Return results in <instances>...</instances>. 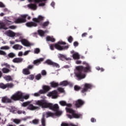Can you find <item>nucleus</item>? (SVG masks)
<instances>
[{
	"label": "nucleus",
	"instance_id": "f257e3e1",
	"mask_svg": "<svg viewBox=\"0 0 126 126\" xmlns=\"http://www.w3.org/2000/svg\"><path fill=\"white\" fill-rule=\"evenodd\" d=\"M83 64H85L86 67L83 66H77L76 67L75 71V75L78 79V80H81L86 77V75L84 72H91V66L86 63V62H83Z\"/></svg>",
	"mask_w": 126,
	"mask_h": 126
},
{
	"label": "nucleus",
	"instance_id": "f03ea898",
	"mask_svg": "<svg viewBox=\"0 0 126 126\" xmlns=\"http://www.w3.org/2000/svg\"><path fill=\"white\" fill-rule=\"evenodd\" d=\"M36 105L41 107L42 108L50 109V110H52L56 112V111H59L60 110V107L59 105L55 104H53V103H48L47 101L44 99H41L40 100H37L35 101Z\"/></svg>",
	"mask_w": 126,
	"mask_h": 126
},
{
	"label": "nucleus",
	"instance_id": "7ed1b4c3",
	"mask_svg": "<svg viewBox=\"0 0 126 126\" xmlns=\"http://www.w3.org/2000/svg\"><path fill=\"white\" fill-rule=\"evenodd\" d=\"M66 43L63 41H59L57 43L50 44V48L52 51L55 50L54 48L58 50V51H63V50L67 49L68 45L62 46L60 45H66Z\"/></svg>",
	"mask_w": 126,
	"mask_h": 126
},
{
	"label": "nucleus",
	"instance_id": "20e7f679",
	"mask_svg": "<svg viewBox=\"0 0 126 126\" xmlns=\"http://www.w3.org/2000/svg\"><path fill=\"white\" fill-rule=\"evenodd\" d=\"M44 20V17L39 15L37 18H33L32 19L33 22H29L26 24L27 27H37V23H40L41 21Z\"/></svg>",
	"mask_w": 126,
	"mask_h": 126
},
{
	"label": "nucleus",
	"instance_id": "39448f33",
	"mask_svg": "<svg viewBox=\"0 0 126 126\" xmlns=\"http://www.w3.org/2000/svg\"><path fill=\"white\" fill-rule=\"evenodd\" d=\"M29 98V95H23L22 93L20 92H17L11 96V100H13L14 101H18L19 100H21V99H25V100H27V99Z\"/></svg>",
	"mask_w": 126,
	"mask_h": 126
},
{
	"label": "nucleus",
	"instance_id": "423d86ee",
	"mask_svg": "<svg viewBox=\"0 0 126 126\" xmlns=\"http://www.w3.org/2000/svg\"><path fill=\"white\" fill-rule=\"evenodd\" d=\"M66 112L67 113H69L70 114H71V115L70 114H67V117L69 118V119H80V118L81 117V116H82L81 114H76L75 113V111L71 108H68L67 107H66Z\"/></svg>",
	"mask_w": 126,
	"mask_h": 126
},
{
	"label": "nucleus",
	"instance_id": "0eeeda50",
	"mask_svg": "<svg viewBox=\"0 0 126 126\" xmlns=\"http://www.w3.org/2000/svg\"><path fill=\"white\" fill-rule=\"evenodd\" d=\"M28 16V15H22L21 18H18L15 20L14 22L16 24H19L20 23H25L26 22V17Z\"/></svg>",
	"mask_w": 126,
	"mask_h": 126
},
{
	"label": "nucleus",
	"instance_id": "6e6552de",
	"mask_svg": "<svg viewBox=\"0 0 126 126\" xmlns=\"http://www.w3.org/2000/svg\"><path fill=\"white\" fill-rule=\"evenodd\" d=\"M92 89V85L91 84L85 83L84 85V87L81 91V93H86L89 89Z\"/></svg>",
	"mask_w": 126,
	"mask_h": 126
},
{
	"label": "nucleus",
	"instance_id": "1a4fd4ad",
	"mask_svg": "<svg viewBox=\"0 0 126 126\" xmlns=\"http://www.w3.org/2000/svg\"><path fill=\"white\" fill-rule=\"evenodd\" d=\"M45 63H47L48 65H52L53 67H57V68H59L60 67V64H59L58 63H55L52 60L50 59H48L45 61Z\"/></svg>",
	"mask_w": 126,
	"mask_h": 126
},
{
	"label": "nucleus",
	"instance_id": "9d476101",
	"mask_svg": "<svg viewBox=\"0 0 126 126\" xmlns=\"http://www.w3.org/2000/svg\"><path fill=\"white\" fill-rule=\"evenodd\" d=\"M85 102L82 99H79L75 102V106L76 108H80V107H82L84 104H85Z\"/></svg>",
	"mask_w": 126,
	"mask_h": 126
},
{
	"label": "nucleus",
	"instance_id": "9b49d317",
	"mask_svg": "<svg viewBox=\"0 0 126 126\" xmlns=\"http://www.w3.org/2000/svg\"><path fill=\"white\" fill-rule=\"evenodd\" d=\"M48 96L52 97V99H57L58 98V91L54 90L49 93Z\"/></svg>",
	"mask_w": 126,
	"mask_h": 126
},
{
	"label": "nucleus",
	"instance_id": "f8f14e48",
	"mask_svg": "<svg viewBox=\"0 0 126 126\" xmlns=\"http://www.w3.org/2000/svg\"><path fill=\"white\" fill-rule=\"evenodd\" d=\"M51 89V87L49 86H46L44 85L43 86V90H40V93L45 94V93H47V92H48V91Z\"/></svg>",
	"mask_w": 126,
	"mask_h": 126
},
{
	"label": "nucleus",
	"instance_id": "ddd939ff",
	"mask_svg": "<svg viewBox=\"0 0 126 126\" xmlns=\"http://www.w3.org/2000/svg\"><path fill=\"white\" fill-rule=\"evenodd\" d=\"M22 44L25 46V47H30V46H32V44L27 40V39H23L21 40Z\"/></svg>",
	"mask_w": 126,
	"mask_h": 126
},
{
	"label": "nucleus",
	"instance_id": "4468645a",
	"mask_svg": "<svg viewBox=\"0 0 126 126\" xmlns=\"http://www.w3.org/2000/svg\"><path fill=\"white\" fill-rule=\"evenodd\" d=\"M43 61H44V58H39V59L34 60L32 63L34 65L38 66Z\"/></svg>",
	"mask_w": 126,
	"mask_h": 126
},
{
	"label": "nucleus",
	"instance_id": "2eb2a0df",
	"mask_svg": "<svg viewBox=\"0 0 126 126\" xmlns=\"http://www.w3.org/2000/svg\"><path fill=\"white\" fill-rule=\"evenodd\" d=\"M1 102L2 103H12V101L10 98H9L8 97H7V96H4L1 98Z\"/></svg>",
	"mask_w": 126,
	"mask_h": 126
},
{
	"label": "nucleus",
	"instance_id": "dca6fc26",
	"mask_svg": "<svg viewBox=\"0 0 126 126\" xmlns=\"http://www.w3.org/2000/svg\"><path fill=\"white\" fill-rule=\"evenodd\" d=\"M58 57L61 61H70L71 60L70 58H66V56L61 54L59 55Z\"/></svg>",
	"mask_w": 126,
	"mask_h": 126
},
{
	"label": "nucleus",
	"instance_id": "f3484780",
	"mask_svg": "<svg viewBox=\"0 0 126 126\" xmlns=\"http://www.w3.org/2000/svg\"><path fill=\"white\" fill-rule=\"evenodd\" d=\"M14 63H20L23 62V59L22 58H15L12 60Z\"/></svg>",
	"mask_w": 126,
	"mask_h": 126
},
{
	"label": "nucleus",
	"instance_id": "a211bd4d",
	"mask_svg": "<svg viewBox=\"0 0 126 126\" xmlns=\"http://www.w3.org/2000/svg\"><path fill=\"white\" fill-rule=\"evenodd\" d=\"M28 7L31 9H33V10H36L37 9V5L35 3H31L28 5Z\"/></svg>",
	"mask_w": 126,
	"mask_h": 126
},
{
	"label": "nucleus",
	"instance_id": "6ab92c4d",
	"mask_svg": "<svg viewBox=\"0 0 126 126\" xmlns=\"http://www.w3.org/2000/svg\"><path fill=\"white\" fill-rule=\"evenodd\" d=\"M46 118H54L55 117V113L51 111H47L46 112Z\"/></svg>",
	"mask_w": 126,
	"mask_h": 126
},
{
	"label": "nucleus",
	"instance_id": "aec40b11",
	"mask_svg": "<svg viewBox=\"0 0 126 126\" xmlns=\"http://www.w3.org/2000/svg\"><path fill=\"white\" fill-rule=\"evenodd\" d=\"M38 108L39 107L37 106H34V105H33V104H30L28 105L27 109L28 110H31V111H33L34 110H37Z\"/></svg>",
	"mask_w": 126,
	"mask_h": 126
},
{
	"label": "nucleus",
	"instance_id": "412c9836",
	"mask_svg": "<svg viewBox=\"0 0 126 126\" xmlns=\"http://www.w3.org/2000/svg\"><path fill=\"white\" fill-rule=\"evenodd\" d=\"M23 48V46L22 45H20L19 44H15L13 46V49H14V50H21Z\"/></svg>",
	"mask_w": 126,
	"mask_h": 126
},
{
	"label": "nucleus",
	"instance_id": "4be33fe9",
	"mask_svg": "<svg viewBox=\"0 0 126 126\" xmlns=\"http://www.w3.org/2000/svg\"><path fill=\"white\" fill-rule=\"evenodd\" d=\"M42 126H46V118H45L44 114L42 115V117L41 120Z\"/></svg>",
	"mask_w": 126,
	"mask_h": 126
},
{
	"label": "nucleus",
	"instance_id": "5701e85b",
	"mask_svg": "<svg viewBox=\"0 0 126 126\" xmlns=\"http://www.w3.org/2000/svg\"><path fill=\"white\" fill-rule=\"evenodd\" d=\"M0 29H4V30H7V29H8V28L6 27V24H4V23H0Z\"/></svg>",
	"mask_w": 126,
	"mask_h": 126
},
{
	"label": "nucleus",
	"instance_id": "b1692460",
	"mask_svg": "<svg viewBox=\"0 0 126 126\" xmlns=\"http://www.w3.org/2000/svg\"><path fill=\"white\" fill-rule=\"evenodd\" d=\"M22 72L25 75H29L31 73L30 71L27 68L23 69Z\"/></svg>",
	"mask_w": 126,
	"mask_h": 126
},
{
	"label": "nucleus",
	"instance_id": "393cba45",
	"mask_svg": "<svg viewBox=\"0 0 126 126\" xmlns=\"http://www.w3.org/2000/svg\"><path fill=\"white\" fill-rule=\"evenodd\" d=\"M50 85H51V87H52L53 88H56V87H58V86H59V85H60V84H59L58 83H57L55 81H53V82H51Z\"/></svg>",
	"mask_w": 126,
	"mask_h": 126
},
{
	"label": "nucleus",
	"instance_id": "a878e982",
	"mask_svg": "<svg viewBox=\"0 0 126 126\" xmlns=\"http://www.w3.org/2000/svg\"><path fill=\"white\" fill-rule=\"evenodd\" d=\"M68 84H69V83L67 82V81H63L60 82L59 85H60V86H67Z\"/></svg>",
	"mask_w": 126,
	"mask_h": 126
},
{
	"label": "nucleus",
	"instance_id": "bb28decb",
	"mask_svg": "<svg viewBox=\"0 0 126 126\" xmlns=\"http://www.w3.org/2000/svg\"><path fill=\"white\" fill-rule=\"evenodd\" d=\"M49 24H50V22L46 21V22H44L42 24H41L40 26L42 27V28H45V27L49 26Z\"/></svg>",
	"mask_w": 126,
	"mask_h": 126
},
{
	"label": "nucleus",
	"instance_id": "cd10ccee",
	"mask_svg": "<svg viewBox=\"0 0 126 126\" xmlns=\"http://www.w3.org/2000/svg\"><path fill=\"white\" fill-rule=\"evenodd\" d=\"M72 57L74 60H79L80 59V56L78 53H74L72 55Z\"/></svg>",
	"mask_w": 126,
	"mask_h": 126
},
{
	"label": "nucleus",
	"instance_id": "c85d7f7f",
	"mask_svg": "<svg viewBox=\"0 0 126 126\" xmlns=\"http://www.w3.org/2000/svg\"><path fill=\"white\" fill-rule=\"evenodd\" d=\"M14 87V84L12 83H8L6 84V88H13Z\"/></svg>",
	"mask_w": 126,
	"mask_h": 126
},
{
	"label": "nucleus",
	"instance_id": "c756f323",
	"mask_svg": "<svg viewBox=\"0 0 126 126\" xmlns=\"http://www.w3.org/2000/svg\"><path fill=\"white\" fill-rule=\"evenodd\" d=\"M46 41L54 42H55V41H56V39L53 37H51L50 36H48L46 37Z\"/></svg>",
	"mask_w": 126,
	"mask_h": 126
},
{
	"label": "nucleus",
	"instance_id": "7c9ffc66",
	"mask_svg": "<svg viewBox=\"0 0 126 126\" xmlns=\"http://www.w3.org/2000/svg\"><path fill=\"white\" fill-rule=\"evenodd\" d=\"M37 32H38V33L39 34V35L40 36H41V37H43V36H44V35H45V32L42 30H38L37 31Z\"/></svg>",
	"mask_w": 126,
	"mask_h": 126
},
{
	"label": "nucleus",
	"instance_id": "2f4dec72",
	"mask_svg": "<svg viewBox=\"0 0 126 126\" xmlns=\"http://www.w3.org/2000/svg\"><path fill=\"white\" fill-rule=\"evenodd\" d=\"M30 2H32L33 0H28ZM35 3H39V2H43V1H46L47 0H34Z\"/></svg>",
	"mask_w": 126,
	"mask_h": 126
},
{
	"label": "nucleus",
	"instance_id": "473e14b6",
	"mask_svg": "<svg viewBox=\"0 0 126 126\" xmlns=\"http://www.w3.org/2000/svg\"><path fill=\"white\" fill-rule=\"evenodd\" d=\"M8 34L9 35V37H14L15 36V33L11 31H9L8 32Z\"/></svg>",
	"mask_w": 126,
	"mask_h": 126
},
{
	"label": "nucleus",
	"instance_id": "72a5a7b5",
	"mask_svg": "<svg viewBox=\"0 0 126 126\" xmlns=\"http://www.w3.org/2000/svg\"><path fill=\"white\" fill-rule=\"evenodd\" d=\"M2 71L3 73H8L10 71V70L9 69H8L7 68H3L2 69Z\"/></svg>",
	"mask_w": 126,
	"mask_h": 126
},
{
	"label": "nucleus",
	"instance_id": "f704fd0d",
	"mask_svg": "<svg viewBox=\"0 0 126 126\" xmlns=\"http://www.w3.org/2000/svg\"><path fill=\"white\" fill-rule=\"evenodd\" d=\"M15 57V54L12 52L8 54V57L9 59H13V58H14Z\"/></svg>",
	"mask_w": 126,
	"mask_h": 126
},
{
	"label": "nucleus",
	"instance_id": "c9c22d12",
	"mask_svg": "<svg viewBox=\"0 0 126 126\" xmlns=\"http://www.w3.org/2000/svg\"><path fill=\"white\" fill-rule=\"evenodd\" d=\"M0 88L1 89H6V84H4L2 83H0Z\"/></svg>",
	"mask_w": 126,
	"mask_h": 126
},
{
	"label": "nucleus",
	"instance_id": "e433bc0d",
	"mask_svg": "<svg viewBox=\"0 0 126 126\" xmlns=\"http://www.w3.org/2000/svg\"><path fill=\"white\" fill-rule=\"evenodd\" d=\"M4 78L7 81H11L12 80V78H11V76H6L4 77Z\"/></svg>",
	"mask_w": 126,
	"mask_h": 126
},
{
	"label": "nucleus",
	"instance_id": "4c0bfd02",
	"mask_svg": "<svg viewBox=\"0 0 126 126\" xmlns=\"http://www.w3.org/2000/svg\"><path fill=\"white\" fill-rule=\"evenodd\" d=\"M41 77L42 75L40 73H39L35 76V78L36 80H40Z\"/></svg>",
	"mask_w": 126,
	"mask_h": 126
},
{
	"label": "nucleus",
	"instance_id": "58836bf2",
	"mask_svg": "<svg viewBox=\"0 0 126 126\" xmlns=\"http://www.w3.org/2000/svg\"><path fill=\"white\" fill-rule=\"evenodd\" d=\"M30 103H31L30 101L25 102L23 103L22 106L23 107H27V106L29 105Z\"/></svg>",
	"mask_w": 126,
	"mask_h": 126
},
{
	"label": "nucleus",
	"instance_id": "ea45409f",
	"mask_svg": "<svg viewBox=\"0 0 126 126\" xmlns=\"http://www.w3.org/2000/svg\"><path fill=\"white\" fill-rule=\"evenodd\" d=\"M10 47L8 46H4L0 47V50H9Z\"/></svg>",
	"mask_w": 126,
	"mask_h": 126
},
{
	"label": "nucleus",
	"instance_id": "a19ab883",
	"mask_svg": "<svg viewBox=\"0 0 126 126\" xmlns=\"http://www.w3.org/2000/svg\"><path fill=\"white\" fill-rule=\"evenodd\" d=\"M56 113H54L55 114V116H61L62 115V112L59 111V110H57L56 111H55Z\"/></svg>",
	"mask_w": 126,
	"mask_h": 126
},
{
	"label": "nucleus",
	"instance_id": "79ce46f5",
	"mask_svg": "<svg viewBox=\"0 0 126 126\" xmlns=\"http://www.w3.org/2000/svg\"><path fill=\"white\" fill-rule=\"evenodd\" d=\"M59 104H60V105H61V106H66V102H65V101H63V100H62L59 102Z\"/></svg>",
	"mask_w": 126,
	"mask_h": 126
},
{
	"label": "nucleus",
	"instance_id": "37998d69",
	"mask_svg": "<svg viewBox=\"0 0 126 126\" xmlns=\"http://www.w3.org/2000/svg\"><path fill=\"white\" fill-rule=\"evenodd\" d=\"M13 122L15 123V124L18 125L19 124H20V123L21 122V120H20V119H14Z\"/></svg>",
	"mask_w": 126,
	"mask_h": 126
},
{
	"label": "nucleus",
	"instance_id": "c03bdc74",
	"mask_svg": "<svg viewBox=\"0 0 126 126\" xmlns=\"http://www.w3.org/2000/svg\"><path fill=\"white\" fill-rule=\"evenodd\" d=\"M74 90L75 91H79L80 90V89H81V87L77 86V85H75L74 87Z\"/></svg>",
	"mask_w": 126,
	"mask_h": 126
},
{
	"label": "nucleus",
	"instance_id": "a18cd8bd",
	"mask_svg": "<svg viewBox=\"0 0 126 126\" xmlns=\"http://www.w3.org/2000/svg\"><path fill=\"white\" fill-rule=\"evenodd\" d=\"M29 70H31L33 68H34V65H31L30 64L27 66V68Z\"/></svg>",
	"mask_w": 126,
	"mask_h": 126
},
{
	"label": "nucleus",
	"instance_id": "49530a36",
	"mask_svg": "<svg viewBox=\"0 0 126 126\" xmlns=\"http://www.w3.org/2000/svg\"><path fill=\"white\" fill-rule=\"evenodd\" d=\"M1 66H6V67H7V68H10V65L8 64L7 63L1 64Z\"/></svg>",
	"mask_w": 126,
	"mask_h": 126
},
{
	"label": "nucleus",
	"instance_id": "de8ad7c7",
	"mask_svg": "<svg viewBox=\"0 0 126 126\" xmlns=\"http://www.w3.org/2000/svg\"><path fill=\"white\" fill-rule=\"evenodd\" d=\"M67 40L69 43H72V41H73V38H72V36H70L68 37Z\"/></svg>",
	"mask_w": 126,
	"mask_h": 126
},
{
	"label": "nucleus",
	"instance_id": "09e8293b",
	"mask_svg": "<svg viewBox=\"0 0 126 126\" xmlns=\"http://www.w3.org/2000/svg\"><path fill=\"white\" fill-rule=\"evenodd\" d=\"M40 94H41V93H40V90H39L38 93H34L33 94V95L34 96V97H39V96H40Z\"/></svg>",
	"mask_w": 126,
	"mask_h": 126
},
{
	"label": "nucleus",
	"instance_id": "8fccbe9b",
	"mask_svg": "<svg viewBox=\"0 0 126 126\" xmlns=\"http://www.w3.org/2000/svg\"><path fill=\"white\" fill-rule=\"evenodd\" d=\"M40 52H41V51L40 50V49L39 48H35L34 49V54H39V53H40Z\"/></svg>",
	"mask_w": 126,
	"mask_h": 126
},
{
	"label": "nucleus",
	"instance_id": "3c124183",
	"mask_svg": "<svg viewBox=\"0 0 126 126\" xmlns=\"http://www.w3.org/2000/svg\"><path fill=\"white\" fill-rule=\"evenodd\" d=\"M32 124L34 125H38L39 124V120L37 119L32 120Z\"/></svg>",
	"mask_w": 126,
	"mask_h": 126
},
{
	"label": "nucleus",
	"instance_id": "603ef678",
	"mask_svg": "<svg viewBox=\"0 0 126 126\" xmlns=\"http://www.w3.org/2000/svg\"><path fill=\"white\" fill-rule=\"evenodd\" d=\"M13 23L10 21L6 20L5 22L6 25H11V24H13Z\"/></svg>",
	"mask_w": 126,
	"mask_h": 126
},
{
	"label": "nucleus",
	"instance_id": "864d4df0",
	"mask_svg": "<svg viewBox=\"0 0 126 126\" xmlns=\"http://www.w3.org/2000/svg\"><path fill=\"white\" fill-rule=\"evenodd\" d=\"M0 55L1 56H6V53L2 50H0Z\"/></svg>",
	"mask_w": 126,
	"mask_h": 126
},
{
	"label": "nucleus",
	"instance_id": "5fc2aeb1",
	"mask_svg": "<svg viewBox=\"0 0 126 126\" xmlns=\"http://www.w3.org/2000/svg\"><path fill=\"white\" fill-rule=\"evenodd\" d=\"M34 78L35 77L34 75L31 74L30 75V77H29V79H30V80H33Z\"/></svg>",
	"mask_w": 126,
	"mask_h": 126
},
{
	"label": "nucleus",
	"instance_id": "6e6d98bb",
	"mask_svg": "<svg viewBox=\"0 0 126 126\" xmlns=\"http://www.w3.org/2000/svg\"><path fill=\"white\" fill-rule=\"evenodd\" d=\"M58 90L59 92L61 93H63L64 92V90H63L62 88H58Z\"/></svg>",
	"mask_w": 126,
	"mask_h": 126
},
{
	"label": "nucleus",
	"instance_id": "4d7b16f0",
	"mask_svg": "<svg viewBox=\"0 0 126 126\" xmlns=\"http://www.w3.org/2000/svg\"><path fill=\"white\" fill-rule=\"evenodd\" d=\"M42 75H47V72L45 70H43L41 71Z\"/></svg>",
	"mask_w": 126,
	"mask_h": 126
},
{
	"label": "nucleus",
	"instance_id": "13d9d810",
	"mask_svg": "<svg viewBox=\"0 0 126 126\" xmlns=\"http://www.w3.org/2000/svg\"><path fill=\"white\" fill-rule=\"evenodd\" d=\"M9 29H16V26H10L8 28Z\"/></svg>",
	"mask_w": 126,
	"mask_h": 126
},
{
	"label": "nucleus",
	"instance_id": "bf43d9fd",
	"mask_svg": "<svg viewBox=\"0 0 126 126\" xmlns=\"http://www.w3.org/2000/svg\"><path fill=\"white\" fill-rule=\"evenodd\" d=\"M87 35H88V33H87V32H84L82 34V38H84V37H86Z\"/></svg>",
	"mask_w": 126,
	"mask_h": 126
},
{
	"label": "nucleus",
	"instance_id": "052dcab7",
	"mask_svg": "<svg viewBox=\"0 0 126 126\" xmlns=\"http://www.w3.org/2000/svg\"><path fill=\"white\" fill-rule=\"evenodd\" d=\"M18 56L19 57H22V56H23V52H22V51L19 52L18 53Z\"/></svg>",
	"mask_w": 126,
	"mask_h": 126
},
{
	"label": "nucleus",
	"instance_id": "680f3d73",
	"mask_svg": "<svg viewBox=\"0 0 126 126\" xmlns=\"http://www.w3.org/2000/svg\"><path fill=\"white\" fill-rule=\"evenodd\" d=\"M61 126H69L68 124L65 123H62Z\"/></svg>",
	"mask_w": 126,
	"mask_h": 126
},
{
	"label": "nucleus",
	"instance_id": "e2e57ef3",
	"mask_svg": "<svg viewBox=\"0 0 126 126\" xmlns=\"http://www.w3.org/2000/svg\"><path fill=\"white\" fill-rule=\"evenodd\" d=\"M0 7H5V5L2 2H0Z\"/></svg>",
	"mask_w": 126,
	"mask_h": 126
},
{
	"label": "nucleus",
	"instance_id": "0e129e2a",
	"mask_svg": "<svg viewBox=\"0 0 126 126\" xmlns=\"http://www.w3.org/2000/svg\"><path fill=\"white\" fill-rule=\"evenodd\" d=\"M74 47H77L78 46V42L77 41H75L73 43Z\"/></svg>",
	"mask_w": 126,
	"mask_h": 126
},
{
	"label": "nucleus",
	"instance_id": "69168bd1",
	"mask_svg": "<svg viewBox=\"0 0 126 126\" xmlns=\"http://www.w3.org/2000/svg\"><path fill=\"white\" fill-rule=\"evenodd\" d=\"M30 52V50L25 51L24 53V56H27L28 54H29V52Z\"/></svg>",
	"mask_w": 126,
	"mask_h": 126
},
{
	"label": "nucleus",
	"instance_id": "338daca9",
	"mask_svg": "<svg viewBox=\"0 0 126 126\" xmlns=\"http://www.w3.org/2000/svg\"><path fill=\"white\" fill-rule=\"evenodd\" d=\"M45 3H40L39 4V6H44Z\"/></svg>",
	"mask_w": 126,
	"mask_h": 126
},
{
	"label": "nucleus",
	"instance_id": "774afa93",
	"mask_svg": "<svg viewBox=\"0 0 126 126\" xmlns=\"http://www.w3.org/2000/svg\"><path fill=\"white\" fill-rule=\"evenodd\" d=\"M65 106H66L67 107H71V104H70V103H66V105Z\"/></svg>",
	"mask_w": 126,
	"mask_h": 126
}]
</instances>
